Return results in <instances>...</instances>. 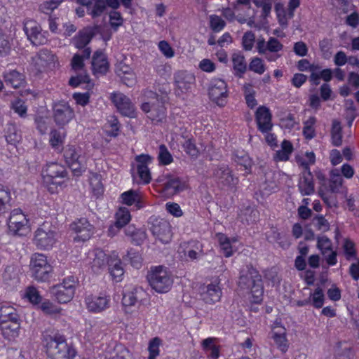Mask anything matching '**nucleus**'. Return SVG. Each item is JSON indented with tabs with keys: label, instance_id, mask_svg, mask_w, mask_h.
I'll list each match as a JSON object with an SVG mask.
<instances>
[{
	"label": "nucleus",
	"instance_id": "3",
	"mask_svg": "<svg viewBox=\"0 0 359 359\" xmlns=\"http://www.w3.org/2000/svg\"><path fill=\"white\" fill-rule=\"evenodd\" d=\"M239 287L243 290H249V299L252 303L262 302L264 294L262 277L255 269H249L246 273L241 276L238 282Z\"/></svg>",
	"mask_w": 359,
	"mask_h": 359
},
{
	"label": "nucleus",
	"instance_id": "33",
	"mask_svg": "<svg viewBox=\"0 0 359 359\" xmlns=\"http://www.w3.org/2000/svg\"><path fill=\"white\" fill-rule=\"evenodd\" d=\"M102 335L100 325L93 321H86L85 323L84 337L89 342L98 341Z\"/></svg>",
	"mask_w": 359,
	"mask_h": 359
},
{
	"label": "nucleus",
	"instance_id": "29",
	"mask_svg": "<svg viewBox=\"0 0 359 359\" xmlns=\"http://www.w3.org/2000/svg\"><path fill=\"white\" fill-rule=\"evenodd\" d=\"M215 178L224 186L233 187L238 183V178L231 175V172L227 166H221L214 172Z\"/></svg>",
	"mask_w": 359,
	"mask_h": 359
},
{
	"label": "nucleus",
	"instance_id": "58",
	"mask_svg": "<svg viewBox=\"0 0 359 359\" xmlns=\"http://www.w3.org/2000/svg\"><path fill=\"white\" fill-rule=\"evenodd\" d=\"M41 29L40 25L34 20L27 19L24 22V31L27 38L31 41V34L34 35L37 32Z\"/></svg>",
	"mask_w": 359,
	"mask_h": 359
},
{
	"label": "nucleus",
	"instance_id": "59",
	"mask_svg": "<svg viewBox=\"0 0 359 359\" xmlns=\"http://www.w3.org/2000/svg\"><path fill=\"white\" fill-rule=\"evenodd\" d=\"M41 29L40 25L34 20L27 19L24 22V31L27 38L31 41V34L34 35L37 32Z\"/></svg>",
	"mask_w": 359,
	"mask_h": 359
},
{
	"label": "nucleus",
	"instance_id": "7",
	"mask_svg": "<svg viewBox=\"0 0 359 359\" xmlns=\"http://www.w3.org/2000/svg\"><path fill=\"white\" fill-rule=\"evenodd\" d=\"M64 158L75 176H80L87 168V158L79 147L67 145L64 149Z\"/></svg>",
	"mask_w": 359,
	"mask_h": 359
},
{
	"label": "nucleus",
	"instance_id": "53",
	"mask_svg": "<svg viewBox=\"0 0 359 359\" xmlns=\"http://www.w3.org/2000/svg\"><path fill=\"white\" fill-rule=\"evenodd\" d=\"M117 226L122 228L126 226L131 219V215L126 208H120L115 215Z\"/></svg>",
	"mask_w": 359,
	"mask_h": 359
},
{
	"label": "nucleus",
	"instance_id": "46",
	"mask_svg": "<svg viewBox=\"0 0 359 359\" xmlns=\"http://www.w3.org/2000/svg\"><path fill=\"white\" fill-rule=\"evenodd\" d=\"M343 179L339 172V170H332L330 173V189L332 194L338 193L342 188Z\"/></svg>",
	"mask_w": 359,
	"mask_h": 359
},
{
	"label": "nucleus",
	"instance_id": "43",
	"mask_svg": "<svg viewBox=\"0 0 359 359\" xmlns=\"http://www.w3.org/2000/svg\"><path fill=\"white\" fill-rule=\"evenodd\" d=\"M65 137L66 134L64 132L52 130L49 135V143L55 150L60 151Z\"/></svg>",
	"mask_w": 359,
	"mask_h": 359
},
{
	"label": "nucleus",
	"instance_id": "12",
	"mask_svg": "<svg viewBox=\"0 0 359 359\" xmlns=\"http://www.w3.org/2000/svg\"><path fill=\"white\" fill-rule=\"evenodd\" d=\"M136 175L134 179L140 184H147L151 180V173L149 165L153 163L154 158L147 154H141L135 158Z\"/></svg>",
	"mask_w": 359,
	"mask_h": 359
},
{
	"label": "nucleus",
	"instance_id": "8",
	"mask_svg": "<svg viewBox=\"0 0 359 359\" xmlns=\"http://www.w3.org/2000/svg\"><path fill=\"white\" fill-rule=\"evenodd\" d=\"M58 234L49 222H44L34 232V243L40 250H48L58 241Z\"/></svg>",
	"mask_w": 359,
	"mask_h": 359
},
{
	"label": "nucleus",
	"instance_id": "15",
	"mask_svg": "<svg viewBox=\"0 0 359 359\" xmlns=\"http://www.w3.org/2000/svg\"><path fill=\"white\" fill-rule=\"evenodd\" d=\"M256 48L261 55H266L267 52L273 55H266V58L269 62L276 61L280 57L278 53L283 48V45L275 37H270L267 41L264 38H259L256 41Z\"/></svg>",
	"mask_w": 359,
	"mask_h": 359
},
{
	"label": "nucleus",
	"instance_id": "10",
	"mask_svg": "<svg viewBox=\"0 0 359 359\" xmlns=\"http://www.w3.org/2000/svg\"><path fill=\"white\" fill-rule=\"evenodd\" d=\"M184 189V184L173 175L163 174L157 179L156 189L165 197H172Z\"/></svg>",
	"mask_w": 359,
	"mask_h": 359
},
{
	"label": "nucleus",
	"instance_id": "50",
	"mask_svg": "<svg viewBox=\"0 0 359 359\" xmlns=\"http://www.w3.org/2000/svg\"><path fill=\"white\" fill-rule=\"evenodd\" d=\"M297 67L299 70L300 71H306L309 70L311 72V79L315 83H318L319 76H318V74L316 73V71L319 69L318 66L316 65H311L308 60H301L298 62Z\"/></svg>",
	"mask_w": 359,
	"mask_h": 359
},
{
	"label": "nucleus",
	"instance_id": "44",
	"mask_svg": "<svg viewBox=\"0 0 359 359\" xmlns=\"http://www.w3.org/2000/svg\"><path fill=\"white\" fill-rule=\"evenodd\" d=\"M293 147L290 142L287 140L283 141L281 149L276 151L274 158L276 161H286L292 152Z\"/></svg>",
	"mask_w": 359,
	"mask_h": 359
},
{
	"label": "nucleus",
	"instance_id": "47",
	"mask_svg": "<svg viewBox=\"0 0 359 359\" xmlns=\"http://www.w3.org/2000/svg\"><path fill=\"white\" fill-rule=\"evenodd\" d=\"M11 192L0 187V215L4 214L11 207Z\"/></svg>",
	"mask_w": 359,
	"mask_h": 359
},
{
	"label": "nucleus",
	"instance_id": "57",
	"mask_svg": "<svg viewBox=\"0 0 359 359\" xmlns=\"http://www.w3.org/2000/svg\"><path fill=\"white\" fill-rule=\"evenodd\" d=\"M33 305H39L42 300V297L39 292L34 287H29L23 296Z\"/></svg>",
	"mask_w": 359,
	"mask_h": 359
},
{
	"label": "nucleus",
	"instance_id": "41",
	"mask_svg": "<svg viewBox=\"0 0 359 359\" xmlns=\"http://www.w3.org/2000/svg\"><path fill=\"white\" fill-rule=\"evenodd\" d=\"M275 11L279 24L284 27L287 26L289 20L294 15V13L286 10L281 4H276Z\"/></svg>",
	"mask_w": 359,
	"mask_h": 359
},
{
	"label": "nucleus",
	"instance_id": "61",
	"mask_svg": "<svg viewBox=\"0 0 359 359\" xmlns=\"http://www.w3.org/2000/svg\"><path fill=\"white\" fill-rule=\"evenodd\" d=\"M249 69L259 75L264 74L266 70L264 60L258 57H252L249 65Z\"/></svg>",
	"mask_w": 359,
	"mask_h": 359
},
{
	"label": "nucleus",
	"instance_id": "55",
	"mask_svg": "<svg viewBox=\"0 0 359 359\" xmlns=\"http://www.w3.org/2000/svg\"><path fill=\"white\" fill-rule=\"evenodd\" d=\"M158 160L160 165H168L173 161V158L164 144L159 146Z\"/></svg>",
	"mask_w": 359,
	"mask_h": 359
},
{
	"label": "nucleus",
	"instance_id": "56",
	"mask_svg": "<svg viewBox=\"0 0 359 359\" xmlns=\"http://www.w3.org/2000/svg\"><path fill=\"white\" fill-rule=\"evenodd\" d=\"M90 55V50L89 48H86L84 50V55L81 56L79 54H76L74 55L72 60V67L74 71H79L83 69L84 67V58H88Z\"/></svg>",
	"mask_w": 359,
	"mask_h": 359
},
{
	"label": "nucleus",
	"instance_id": "31",
	"mask_svg": "<svg viewBox=\"0 0 359 359\" xmlns=\"http://www.w3.org/2000/svg\"><path fill=\"white\" fill-rule=\"evenodd\" d=\"M299 190L302 195H311L314 192L313 176L310 170H305L299 181Z\"/></svg>",
	"mask_w": 359,
	"mask_h": 359
},
{
	"label": "nucleus",
	"instance_id": "39",
	"mask_svg": "<svg viewBox=\"0 0 359 359\" xmlns=\"http://www.w3.org/2000/svg\"><path fill=\"white\" fill-rule=\"evenodd\" d=\"M20 319L16 309L8 304L4 303L0 307V323L11 321Z\"/></svg>",
	"mask_w": 359,
	"mask_h": 359
},
{
	"label": "nucleus",
	"instance_id": "34",
	"mask_svg": "<svg viewBox=\"0 0 359 359\" xmlns=\"http://www.w3.org/2000/svg\"><path fill=\"white\" fill-rule=\"evenodd\" d=\"M3 76L6 85L14 88L20 87L25 81L24 75L15 69L6 71Z\"/></svg>",
	"mask_w": 359,
	"mask_h": 359
},
{
	"label": "nucleus",
	"instance_id": "13",
	"mask_svg": "<svg viewBox=\"0 0 359 359\" xmlns=\"http://www.w3.org/2000/svg\"><path fill=\"white\" fill-rule=\"evenodd\" d=\"M208 95L210 99L219 106H224L229 95L228 85L222 79L213 78L209 84Z\"/></svg>",
	"mask_w": 359,
	"mask_h": 359
},
{
	"label": "nucleus",
	"instance_id": "25",
	"mask_svg": "<svg viewBox=\"0 0 359 359\" xmlns=\"http://www.w3.org/2000/svg\"><path fill=\"white\" fill-rule=\"evenodd\" d=\"M216 239L226 257H231L238 250L236 246L238 242L236 238H229L224 233H218L216 234Z\"/></svg>",
	"mask_w": 359,
	"mask_h": 359
},
{
	"label": "nucleus",
	"instance_id": "42",
	"mask_svg": "<svg viewBox=\"0 0 359 359\" xmlns=\"http://www.w3.org/2000/svg\"><path fill=\"white\" fill-rule=\"evenodd\" d=\"M325 302V294L322 287H318L309 294L306 303H310L316 309L322 308Z\"/></svg>",
	"mask_w": 359,
	"mask_h": 359
},
{
	"label": "nucleus",
	"instance_id": "62",
	"mask_svg": "<svg viewBox=\"0 0 359 359\" xmlns=\"http://www.w3.org/2000/svg\"><path fill=\"white\" fill-rule=\"evenodd\" d=\"M317 248L322 255L328 253L332 249V243L330 239L326 236H320L317 238Z\"/></svg>",
	"mask_w": 359,
	"mask_h": 359
},
{
	"label": "nucleus",
	"instance_id": "16",
	"mask_svg": "<svg viewBox=\"0 0 359 359\" xmlns=\"http://www.w3.org/2000/svg\"><path fill=\"white\" fill-rule=\"evenodd\" d=\"M32 65L37 72H42L46 68H55L59 66L57 57L47 49L41 50L32 57Z\"/></svg>",
	"mask_w": 359,
	"mask_h": 359
},
{
	"label": "nucleus",
	"instance_id": "17",
	"mask_svg": "<svg viewBox=\"0 0 359 359\" xmlns=\"http://www.w3.org/2000/svg\"><path fill=\"white\" fill-rule=\"evenodd\" d=\"M70 230L74 234L75 242H84L94 234V226L85 218L75 220L70 224Z\"/></svg>",
	"mask_w": 359,
	"mask_h": 359
},
{
	"label": "nucleus",
	"instance_id": "9",
	"mask_svg": "<svg viewBox=\"0 0 359 359\" xmlns=\"http://www.w3.org/2000/svg\"><path fill=\"white\" fill-rule=\"evenodd\" d=\"M76 280L74 277H67L62 283L50 288V297L60 304H67L74 297Z\"/></svg>",
	"mask_w": 359,
	"mask_h": 359
},
{
	"label": "nucleus",
	"instance_id": "32",
	"mask_svg": "<svg viewBox=\"0 0 359 359\" xmlns=\"http://www.w3.org/2000/svg\"><path fill=\"white\" fill-rule=\"evenodd\" d=\"M142 292L141 288L133 287L124 292L122 298V304L126 311L134 306L137 302L139 295Z\"/></svg>",
	"mask_w": 359,
	"mask_h": 359
},
{
	"label": "nucleus",
	"instance_id": "37",
	"mask_svg": "<svg viewBox=\"0 0 359 359\" xmlns=\"http://www.w3.org/2000/svg\"><path fill=\"white\" fill-rule=\"evenodd\" d=\"M93 37V32L90 28L80 31L72 39V43L78 49L85 48Z\"/></svg>",
	"mask_w": 359,
	"mask_h": 359
},
{
	"label": "nucleus",
	"instance_id": "21",
	"mask_svg": "<svg viewBox=\"0 0 359 359\" xmlns=\"http://www.w3.org/2000/svg\"><path fill=\"white\" fill-rule=\"evenodd\" d=\"M109 257L100 249L90 250L87 254L86 264L90 266L92 271L99 273L108 264Z\"/></svg>",
	"mask_w": 359,
	"mask_h": 359
},
{
	"label": "nucleus",
	"instance_id": "26",
	"mask_svg": "<svg viewBox=\"0 0 359 359\" xmlns=\"http://www.w3.org/2000/svg\"><path fill=\"white\" fill-rule=\"evenodd\" d=\"M20 320L0 323V330L3 337L8 341H14L20 335Z\"/></svg>",
	"mask_w": 359,
	"mask_h": 359
},
{
	"label": "nucleus",
	"instance_id": "54",
	"mask_svg": "<svg viewBox=\"0 0 359 359\" xmlns=\"http://www.w3.org/2000/svg\"><path fill=\"white\" fill-rule=\"evenodd\" d=\"M332 142L334 146H340L342 143L341 124L337 121H333L331 130Z\"/></svg>",
	"mask_w": 359,
	"mask_h": 359
},
{
	"label": "nucleus",
	"instance_id": "51",
	"mask_svg": "<svg viewBox=\"0 0 359 359\" xmlns=\"http://www.w3.org/2000/svg\"><path fill=\"white\" fill-rule=\"evenodd\" d=\"M316 118L314 116H310L304 122L303 135L307 140H311L316 136L315 125Z\"/></svg>",
	"mask_w": 359,
	"mask_h": 359
},
{
	"label": "nucleus",
	"instance_id": "28",
	"mask_svg": "<svg viewBox=\"0 0 359 359\" xmlns=\"http://www.w3.org/2000/svg\"><path fill=\"white\" fill-rule=\"evenodd\" d=\"M109 67V62L106 55L101 51L94 53L92 60V69L95 75L104 74Z\"/></svg>",
	"mask_w": 359,
	"mask_h": 359
},
{
	"label": "nucleus",
	"instance_id": "63",
	"mask_svg": "<svg viewBox=\"0 0 359 359\" xmlns=\"http://www.w3.org/2000/svg\"><path fill=\"white\" fill-rule=\"evenodd\" d=\"M342 248L346 259L350 260L351 259L355 257L356 250L355 244L351 240L348 238L344 239Z\"/></svg>",
	"mask_w": 359,
	"mask_h": 359
},
{
	"label": "nucleus",
	"instance_id": "5",
	"mask_svg": "<svg viewBox=\"0 0 359 359\" xmlns=\"http://www.w3.org/2000/svg\"><path fill=\"white\" fill-rule=\"evenodd\" d=\"M147 278L151 287L158 293L168 292L173 284L170 272L162 266L151 267Z\"/></svg>",
	"mask_w": 359,
	"mask_h": 359
},
{
	"label": "nucleus",
	"instance_id": "52",
	"mask_svg": "<svg viewBox=\"0 0 359 359\" xmlns=\"http://www.w3.org/2000/svg\"><path fill=\"white\" fill-rule=\"evenodd\" d=\"M106 8L104 0H93L92 4L88 6V13L93 18L100 16Z\"/></svg>",
	"mask_w": 359,
	"mask_h": 359
},
{
	"label": "nucleus",
	"instance_id": "27",
	"mask_svg": "<svg viewBox=\"0 0 359 359\" xmlns=\"http://www.w3.org/2000/svg\"><path fill=\"white\" fill-rule=\"evenodd\" d=\"M109 272L115 282H121L124 275L122 262L118 255L113 253L109 256L108 261Z\"/></svg>",
	"mask_w": 359,
	"mask_h": 359
},
{
	"label": "nucleus",
	"instance_id": "49",
	"mask_svg": "<svg viewBox=\"0 0 359 359\" xmlns=\"http://www.w3.org/2000/svg\"><path fill=\"white\" fill-rule=\"evenodd\" d=\"M89 183L93 194L96 196H100L103 193L104 187L102 183L101 175L91 172L89 177Z\"/></svg>",
	"mask_w": 359,
	"mask_h": 359
},
{
	"label": "nucleus",
	"instance_id": "6",
	"mask_svg": "<svg viewBox=\"0 0 359 359\" xmlns=\"http://www.w3.org/2000/svg\"><path fill=\"white\" fill-rule=\"evenodd\" d=\"M29 271L31 276L38 282H46L49 280L53 269L46 255L42 253H34L30 257Z\"/></svg>",
	"mask_w": 359,
	"mask_h": 359
},
{
	"label": "nucleus",
	"instance_id": "23",
	"mask_svg": "<svg viewBox=\"0 0 359 359\" xmlns=\"http://www.w3.org/2000/svg\"><path fill=\"white\" fill-rule=\"evenodd\" d=\"M74 116L73 109L66 102H59L54 107V119L60 126L67 125Z\"/></svg>",
	"mask_w": 359,
	"mask_h": 359
},
{
	"label": "nucleus",
	"instance_id": "20",
	"mask_svg": "<svg viewBox=\"0 0 359 359\" xmlns=\"http://www.w3.org/2000/svg\"><path fill=\"white\" fill-rule=\"evenodd\" d=\"M151 232L154 236L162 243H168L171 241V226L163 219H153Z\"/></svg>",
	"mask_w": 359,
	"mask_h": 359
},
{
	"label": "nucleus",
	"instance_id": "24",
	"mask_svg": "<svg viewBox=\"0 0 359 359\" xmlns=\"http://www.w3.org/2000/svg\"><path fill=\"white\" fill-rule=\"evenodd\" d=\"M258 129L262 133H266L272 128L271 114L269 108L261 106L258 107L255 114Z\"/></svg>",
	"mask_w": 359,
	"mask_h": 359
},
{
	"label": "nucleus",
	"instance_id": "45",
	"mask_svg": "<svg viewBox=\"0 0 359 359\" xmlns=\"http://www.w3.org/2000/svg\"><path fill=\"white\" fill-rule=\"evenodd\" d=\"M40 310L46 315L54 316L61 313L62 308L50 302L49 299H45L39 305Z\"/></svg>",
	"mask_w": 359,
	"mask_h": 359
},
{
	"label": "nucleus",
	"instance_id": "64",
	"mask_svg": "<svg viewBox=\"0 0 359 359\" xmlns=\"http://www.w3.org/2000/svg\"><path fill=\"white\" fill-rule=\"evenodd\" d=\"M160 345L161 339L158 337H155L149 341L148 346L149 355L148 359H156L160 353Z\"/></svg>",
	"mask_w": 359,
	"mask_h": 359
},
{
	"label": "nucleus",
	"instance_id": "1",
	"mask_svg": "<svg viewBox=\"0 0 359 359\" xmlns=\"http://www.w3.org/2000/svg\"><path fill=\"white\" fill-rule=\"evenodd\" d=\"M41 176L44 185L51 194L66 187L69 180L66 168L57 162L48 163L42 169Z\"/></svg>",
	"mask_w": 359,
	"mask_h": 359
},
{
	"label": "nucleus",
	"instance_id": "35",
	"mask_svg": "<svg viewBox=\"0 0 359 359\" xmlns=\"http://www.w3.org/2000/svg\"><path fill=\"white\" fill-rule=\"evenodd\" d=\"M215 338L208 337L201 342L203 350L210 359H217L220 355L219 346L215 344Z\"/></svg>",
	"mask_w": 359,
	"mask_h": 359
},
{
	"label": "nucleus",
	"instance_id": "2",
	"mask_svg": "<svg viewBox=\"0 0 359 359\" xmlns=\"http://www.w3.org/2000/svg\"><path fill=\"white\" fill-rule=\"evenodd\" d=\"M43 344L46 352L52 359H73L76 350L66 341L65 337L55 334L43 337Z\"/></svg>",
	"mask_w": 359,
	"mask_h": 359
},
{
	"label": "nucleus",
	"instance_id": "38",
	"mask_svg": "<svg viewBox=\"0 0 359 359\" xmlns=\"http://www.w3.org/2000/svg\"><path fill=\"white\" fill-rule=\"evenodd\" d=\"M271 338L280 351L285 353L287 351L288 341L286 337L285 329L282 328L281 330H273L271 332Z\"/></svg>",
	"mask_w": 359,
	"mask_h": 359
},
{
	"label": "nucleus",
	"instance_id": "30",
	"mask_svg": "<svg viewBox=\"0 0 359 359\" xmlns=\"http://www.w3.org/2000/svg\"><path fill=\"white\" fill-rule=\"evenodd\" d=\"M120 198L121 203L126 205L131 206L134 205L137 209L142 207V196L138 191L133 189L126 191L121 194Z\"/></svg>",
	"mask_w": 359,
	"mask_h": 359
},
{
	"label": "nucleus",
	"instance_id": "22",
	"mask_svg": "<svg viewBox=\"0 0 359 359\" xmlns=\"http://www.w3.org/2000/svg\"><path fill=\"white\" fill-rule=\"evenodd\" d=\"M113 103L121 114L128 117H135V109L130 100L121 93H114L111 96Z\"/></svg>",
	"mask_w": 359,
	"mask_h": 359
},
{
	"label": "nucleus",
	"instance_id": "60",
	"mask_svg": "<svg viewBox=\"0 0 359 359\" xmlns=\"http://www.w3.org/2000/svg\"><path fill=\"white\" fill-rule=\"evenodd\" d=\"M234 160L238 165L243 167L245 174L250 172L252 161L248 154L236 155Z\"/></svg>",
	"mask_w": 359,
	"mask_h": 359
},
{
	"label": "nucleus",
	"instance_id": "11",
	"mask_svg": "<svg viewBox=\"0 0 359 359\" xmlns=\"http://www.w3.org/2000/svg\"><path fill=\"white\" fill-rule=\"evenodd\" d=\"M8 227L13 235L26 236L31 231V225L27 215L17 208L11 211L7 222Z\"/></svg>",
	"mask_w": 359,
	"mask_h": 359
},
{
	"label": "nucleus",
	"instance_id": "40",
	"mask_svg": "<svg viewBox=\"0 0 359 359\" xmlns=\"http://www.w3.org/2000/svg\"><path fill=\"white\" fill-rule=\"evenodd\" d=\"M231 61L235 75L241 76L247 69L244 56L240 53H234L231 55Z\"/></svg>",
	"mask_w": 359,
	"mask_h": 359
},
{
	"label": "nucleus",
	"instance_id": "4",
	"mask_svg": "<svg viewBox=\"0 0 359 359\" xmlns=\"http://www.w3.org/2000/svg\"><path fill=\"white\" fill-rule=\"evenodd\" d=\"M140 108L154 123L163 122L166 118V109L159 96L153 91L144 92Z\"/></svg>",
	"mask_w": 359,
	"mask_h": 359
},
{
	"label": "nucleus",
	"instance_id": "18",
	"mask_svg": "<svg viewBox=\"0 0 359 359\" xmlns=\"http://www.w3.org/2000/svg\"><path fill=\"white\" fill-rule=\"evenodd\" d=\"M111 298L109 295L104 294H86L84 299V304L86 309L93 313H100L109 308Z\"/></svg>",
	"mask_w": 359,
	"mask_h": 359
},
{
	"label": "nucleus",
	"instance_id": "36",
	"mask_svg": "<svg viewBox=\"0 0 359 359\" xmlns=\"http://www.w3.org/2000/svg\"><path fill=\"white\" fill-rule=\"evenodd\" d=\"M107 353L109 359H130L131 358L129 350L121 344H114L109 346Z\"/></svg>",
	"mask_w": 359,
	"mask_h": 359
},
{
	"label": "nucleus",
	"instance_id": "48",
	"mask_svg": "<svg viewBox=\"0 0 359 359\" xmlns=\"http://www.w3.org/2000/svg\"><path fill=\"white\" fill-rule=\"evenodd\" d=\"M13 36L0 29V55H4L9 53L11 48Z\"/></svg>",
	"mask_w": 359,
	"mask_h": 359
},
{
	"label": "nucleus",
	"instance_id": "19",
	"mask_svg": "<svg viewBox=\"0 0 359 359\" xmlns=\"http://www.w3.org/2000/svg\"><path fill=\"white\" fill-rule=\"evenodd\" d=\"M200 296L205 304H215L219 302L222 296L219 279L216 278L210 283L203 286L201 288Z\"/></svg>",
	"mask_w": 359,
	"mask_h": 359
},
{
	"label": "nucleus",
	"instance_id": "14",
	"mask_svg": "<svg viewBox=\"0 0 359 359\" xmlns=\"http://www.w3.org/2000/svg\"><path fill=\"white\" fill-rule=\"evenodd\" d=\"M175 93L178 97H183L191 91L196 84V77L194 73L182 70L174 76Z\"/></svg>",
	"mask_w": 359,
	"mask_h": 359
}]
</instances>
